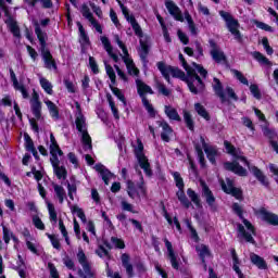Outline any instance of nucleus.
<instances>
[{"instance_id": "f257e3e1", "label": "nucleus", "mask_w": 278, "mask_h": 278, "mask_svg": "<svg viewBox=\"0 0 278 278\" xmlns=\"http://www.w3.org/2000/svg\"><path fill=\"white\" fill-rule=\"evenodd\" d=\"M224 146L229 155H232V157H235L236 160H240V162H244L245 166H248L249 170L253 173L254 177H256V179L262 184V186H265V188H268L269 186L268 178H266V176L264 175V173L260 170V168L255 166L251 167V164L249 163L247 157L243 155L242 150H240L239 148L237 149L229 141H224Z\"/></svg>"}, {"instance_id": "f03ea898", "label": "nucleus", "mask_w": 278, "mask_h": 278, "mask_svg": "<svg viewBox=\"0 0 278 278\" xmlns=\"http://www.w3.org/2000/svg\"><path fill=\"white\" fill-rule=\"evenodd\" d=\"M232 212L239 216V218L242 220V224H238V238L240 240H245V242H250V244H255V239H253V236H255V228L253 227V224L244 218L243 212L244 210L238 204H232ZM248 231H247V229Z\"/></svg>"}, {"instance_id": "7ed1b4c3", "label": "nucleus", "mask_w": 278, "mask_h": 278, "mask_svg": "<svg viewBox=\"0 0 278 278\" xmlns=\"http://www.w3.org/2000/svg\"><path fill=\"white\" fill-rule=\"evenodd\" d=\"M35 34L39 40L40 51L46 68H58V65L53 60V55H51V51H49V48H47V33L42 31V28H40V24H38V22L35 23Z\"/></svg>"}, {"instance_id": "20e7f679", "label": "nucleus", "mask_w": 278, "mask_h": 278, "mask_svg": "<svg viewBox=\"0 0 278 278\" xmlns=\"http://www.w3.org/2000/svg\"><path fill=\"white\" fill-rule=\"evenodd\" d=\"M76 105V129L81 135V142L85 147V149H92V139L90 138V135L88 134V127L86 125V117H84V114L81 113V104L79 102H75Z\"/></svg>"}, {"instance_id": "39448f33", "label": "nucleus", "mask_w": 278, "mask_h": 278, "mask_svg": "<svg viewBox=\"0 0 278 278\" xmlns=\"http://www.w3.org/2000/svg\"><path fill=\"white\" fill-rule=\"evenodd\" d=\"M134 152L139 162L140 168L144 170L148 177H151L153 175V170H151L149 159H147V155H144V144L142 143V140L137 139V146H135Z\"/></svg>"}, {"instance_id": "423d86ee", "label": "nucleus", "mask_w": 278, "mask_h": 278, "mask_svg": "<svg viewBox=\"0 0 278 278\" xmlns=\"http://www.w3.org/2000/svg\"><path fill=\"white\" fill-rule=\"evenodd\" d=\"M172 76L177 77L178 79H181V81H186L190 92H199L198 89L194 88V79H199V74H197V71H191V73H186L177 67H172Z\"/></svg>"}, {"instance_id": "0eeeda50", "label": "nucleus", "mask_w": 278, "mask_h": 278, "mask_svg": "<svg viewBox=\"0 0 278 278\" xmlns=\"http://www.w3.org/2000/svg\"><path fill=\"white\" fill-rule=\"evenodd\" d=\"M127 193L130 199H138V201H140V194H142V197L147 194L144 182H140L136 187V184H134V181L127 180Z\"/></svg>"}, {"instance_id": "6e6552de", "label": "nucleus", "mask_w": 278, "mask_h": 278, "mask_svg": "<svg viewBox=\"0 0 278 278\" xmlns=\"http://www.w3.org/2000/svg\"><path fill=\"white\" fill-rule=\"evenodd\" d=\"M208 45L211 47V58L214 62L217 64H227V55H225V52L216 45V41L210 39Z\"/></svg>"}, {"instance_id": "1a4fd4ad", "label": "nucleus", "mask_w": 278, "mask_h": 278, "mask_svg": "<svg viewBox=\"0 0 278 278\" xmlns=\"http://www.w3.org/2000/svg\"><path fill=\"white\" fill-rule=\"evenodd\" d=\"M220 186L226 194H231L232 197H236L239 201H242V190L233 187V180L229 178L226 179V182L225 180H220Z\"/></svg>"}, {"instance_id": "9d476101", "label": "nucleus", "mask_w": 278, "mask_h": 278, "mask_svg": "<svg viewBox=\"0 0 278 278\" xmlns=\"http://www.w3.org/2000/svg\"><path fill=\"white\" fill-rule=\"evenodd\" d=\"M31 112L36 121L42 118V103L40 102V96L35 89L33 90V98L30 99Z\"/></svg>"}, {"instance_id": "9b49d317", "label": "nucleus", "mask_w": 278, "mask_h": 278, "mask_svg": "<svg viewBox=\"0 0 278 278\" xmlns=\"http://www.w3.org/2000/svg\"><path fill=\"white\" fill-rule=\"evenodd\" d=\"M224 168L225 170L235 173V175H239V177H247L248 175L247 169L242 167L238 161L224 163Z\"/></svg>"}, {"instance_id": "f8f14e48", "label": "nucleus", "mask_w": 278, "mask_h": 278, "mask_svg": "<svg viewBox=\"0 0 278 278\" xmlns=\"http://www.w3.org/2000/svg\"><path fill=\"white\" fill-rule=\"evenodd\" d=\"M200 142L202 144V148L204 150V153H206V157L207 160L213 163L216 164V156L218 155V151H216V148L207 144L205 142V138H203V136H200Z\"/></svg>"}, {"instance_id": "ddd939ff", "label": "nucleus", "mask_w": 278, "mask_h": 278, "mask_svg": "<svg viewBox=\"0 0 278 278\" xmlns=\"http://www.w3.org/2000/svg\"><path fill=\"white\" fill-rule=\"evenodd\" d=\"M165 7L168 10L169 14L175 18V21H179L184 23V15L181 14V10L173 0H165Z\"/></svg>"}, {"instance_id": "4468645a", "label": "nucleus", "mask_w": 278, "mask_h": 278, "mask_svg": "<svg viewBox=\"0 0 278 278\" xmlns=\"http://www.w3.org/2000/svg\"><path fill=\"white\" fill-rule=\"evenodd\" d=\"M256 214L261 216L262 220H265V223L274 225V227L278 226V216L266 211V208L262 207L261 210L256 211Z\"/></svg>"}, {"instance_id": "2eb2a0df", "label": "nucleus", "mask_w": 278, "mask_h": 278, "mask_svg": "<svg viewBox=\"0 0 278 278\" xmlns=\"http://www.w3.org/2000/svg\"><path fill=\"white\" fill-rule=\"evenodd\" d=\"M200 186L202 188V197L205 198L207 205H210V207L214 210V203H216V198L214 197V193H212V190H210V187H207V184H205V181L201 180Z\"/></svg>"}, {"instance_id": "dca6fc26", "label": "nucleus", "mask_w": 278, "mask_h": 278, "mask_svg": "<svg viewBox=\"0 0 278 278\" xmlns=\"http://www.w3.org/2000/svg\"><path fill=\"white\" fill-rule=\"evenodd\" d=\"M137 92L141 98V101L147 99V94H154L153 89L151 86L144 84V81L140 80V78L136 79Z\"/></svg>"}, {"instance_id": "f3484780", "label": "nucleus", "mask_w": 278, "mask_h": 278, "mask_svg": "<svg viewBox=\"0 0 278 278\" xmlns=\"http://www.w3.org/2000/svg\"><path fill=\"white\" fill-rule=\"evenodd\" d=\"M226 25L230 34H232V36L235 37V40L242 42V34H240V30L238 29V27H240V23H238V20L232 17L229 22H226Z\"/></svg>"}, {"instance_id": "a211bd4d", "label": "nucleus", "mask_w": 278, "mask_h": 278, "mask_svg": "<svg viewBox=\"0 0 278 278\" xmlns=\"http://www.w3.org/2000/svg\"><path fill=\"white\" fill-rule=\"evenodd\" d=\"M165 247L167 249L168 260L170 261L172 267L175 270H179V262L177 261V255L175 254V250H173V243L168 241V239H164Z\"/></svg>"}, {"instance_id": "6ab92c4d", "label": "nucleus", "mask_w": 278, "mask_h": 278, "mask_svg": "<svg viewBox=\"0 0 278 278\" xmlns=\"http://www.w3.org/2000/svg\"><path fill=\"white\" fill-rule=\"evenodd\" d=\"M94 169L100 174L105 186L110 184L111 177H114V174H112V172H110L103 164H96Z\"/></svg>"}, {"instance_id": "aec40b11", "label": "nucleus", "mask_w": 278, "mask_h": 278, "mask_svg": "<svg viewBox=\"0 0 278 278\" xmlns=\"http://www.w3.org/2000/svg\"><path fill=\"white\" fill-rule=\"evenodd\" d=\"M162 127L161 139L163 142H170V136H173V128L166 123V121L157 122Z\"/></svg>"}, {"instance_id": "412c9836", "label": "nucleus", "mask_w": 278, "mask_h": 278, "mask_svg": "<svg viewBox=\"0 0 278 278\" xmlns=\"http://www.w3.org/2000/svg\"><path fill=\"white\" fill-rule=\"evenodd\" d=\"M213 89L215 91V94H217V97H219L222 103H227V101H229L227 99V97L225 96V92H223V83H220V79L218 78H213Z\"/></svg>"}, {"instance_id": "4be33fe9", "label": "nucleus", "mask_w": 278, "mask_h": 278, "mask_svg": "<svg viewBox=\"0 0 278 278\" xmlns=\"http://www.w3.org/2000/svg\"><path fill=\"white\" fill-rule=\"evenodd\" d=\"M250 261L254 266L260 268V270H266L268 268V264H266L264 257L255 253H250Z\"/></svg>"}, {"instance_id": "5701e85b", "label": "nucleus", "mask_w": 278, "mask_h": 278, "mask_svg": "<svg viewBox=\"0 0 278 278\" xmlns=\"http://www.w3.org/2000/svg\"><path fill=\"white\" fill-rule=\"evenodd\" d=\"M121 58L124 61V63L126 64V68L128 71L129 75L138 76L140 74V71L137 70L136 64H134V60H131V58H129V54L128 55L121 54Z\"/></svg>"}, {"instance_id": "b1692460", "label": "nucleus", "mask_w": 278, "mask_h": 278, "mask_svg": "<svg viewBox=\"0 0 278 278\" xmlns=\"http://www.w3.org/2000/svg\"><path fill=\"white\" fill-rule=\"evenodd\" d=\"M149 43L146 41L140 40V48L138 50L139 58L143 62V66H147L149 64V60L147 59L149 56Z\"/></svg>"}, {"instance_id": "393cba45", "label": "nucleus", "mask_w": 278, "mask_h": 278, "mask_svg": "<svg viewBox=\"0 0 278 278\" xmlns=\"http://www.w3.org/2000/svg\"><path fill=\"white\" fill-rule=\"evenodd\" d=\"M100 40L110 58H112L114 62H118V55L114 54L110 39L108 37H101Z\"/></svg>"}, {"instance_id": "a878e982", "label": "nucleus", "mask_w": 278, "mask_h": 278, "mask_svg": "<svg viewBox=\"0 0 278 278\" xmlns=\"http://www.w3.org/2000/svg\"><path fill=\"white\" fill-rule=\"evenodd\" d=\"M164 112H165L167 118H169V121H177L178 123L181 122V116H179L177 109H175L170 105H165Z\"/></svg>"}, {"instance_id": "bb28decb", "label": "nucleus", "mask_w": 278, "mask_h": 278, "mask_svg": "<svg viewBox=\"0 0 278 278\" xmlns=\"http://www.w3.org/2000/svg\"><path fill=\"white\" fill-rule=\"evenodd\" d=\"M5 23L13 36H15V38H21V28H18L16 21H14L12 17H9Z\"/></svg>"}, {"instance_id": "cd10ccee", "label": "nucleus", "mask_w": 278, "mask_h": 278, "mask_svg": "<svg viewBox=\"0 0 278 278\" xmlns=\"http://www.w3.org/2000/svg\"><path fill=\"white\" fill-rule=\"evenodd\" d=\"M157 68L162 73L163 77H165L166 81L170 84V75H172L173 66H166L164 62H159Z\"/></svg>"}, {"instance_id": "c85d7f7f", "label": "nucleus", "mask_w": 278, "mask_h": 278, "mask_svg": "<svg viewBox=\"0 0 278 278\" xmlns=\"http://www.w3.org/2000/svg\"><path fill=\"white\" fill-rule=\"evenodd\" d=\"M77 260L79 264L83 266L84 273H88L90 270V263H88V258L86 257V253H84V250H79L77 253Z\"/></svg>"}, {"instance_id": "c756f323", "label": "nucleus", "mask_w": 278, "mask_h": 278, "mask_svg": "<svg viewBox=\"0 0 278 278\" xmlns=\"http://www.w3.org/2000/svg\"><path fill=\"white\" fill-rule=\"evenodd\" d=\"M122 265L126 268L128 277H134V265L129 263V256L127 253L122 254Z\"/></svg>"}, {"instance_id": "7c9ffc66", "label": "nucleus", "mask_w": 278, "mask_h": 278, "mask_svg": "<svg viewBox=\"0 0 278 278\" xmlns=\"http://www.w3.org/2000/svg\"><path fill=\"white\" fill-rule=\"evenodd\" d=\"M176 197L178 201H180L181 205L186 207V210H189V207H192V202L188 200V197L186 195V192H184V190H178L176 192Z\"/></svg>"}, {"instance_id": "2f4dec72", "label": "nucleus", "mask_w": 278, "mask_h": 278, "mask_svg": "<svg viewBox=\"0 0 278 278\" xmlns=\"http://www.w3.org/2000/svg\"><path fill=\"white\" fill-rule=\"evenodd\" d=\"M195 251L199 253L202 264H205V257H210V248L205 244H201L195 248Z\"/></svg>"}, {"instance_id": "473e14b6", "label": "nucleus", "mask_w": 278, "mask_h": 278, "mask_svg": "<svg viewBox=\"0 0 278 278\" xmlns=\"http://www.w3.org/2000/svg\"><path fill=\"white\" fill-rule=\"evenodd\" d=\"M79 12L84 16V18H87V21H89V23L94 20V16L92 15V12L90 11L88 4H81V7L79 8Z\"/></svg>"}, {"instance_id": "72a5a7b5", "label": "nucleus", "mask_w": 278, "mask_h": 278, "mask_svg": "<svg viewBox=\"0 0 278 278\" xmlns=\"http://www.w3.org/2000/svg\"><path fill=\"white\" fill-rule=\"evenodd\" d=\"M185 18L188 23L189 31L192 34V36H197V26L194 25L192 15H190L188 11L185 12Z\"/></svg>"}, {"instance_id": "f704fd0d", "label": "nucleus", "mask_w": 278, "mask_h": 278, "mask_svg": "<svg viewBox=\"0 0 278 278\" xmlns=\"http://www.w3.org/2000/svg\"><path fill=\"white\" fill-rule=\"evenodd\" d=\"M194 110L198 112L199 116H202V118L205 121H210V113H207V110H205V106H203L201 103H195Z\"/></svg>"}, {"instance_id": "c9c22d12", "label": "nucleus", "mask_w": 278, "mask_h": 278, "mask_svg": "<svg viewBox=\"0 0 278 278\" xmlns=\"http://www.w3.org/2000/svg\"><path fill=\"white\" fill-rule=\"evenodd\" d=\"M54 192L59 199V203H64V197H66V191L64 190V187L60 185H54L53 186Z\"/></svg>"}, {"instance_id": "e433bc0d", "label": "nucleus", "mask_w": 278, "mask_h": 278, "mask_svg": "<svg viewBox=\"0 0 278 278\" xmlns=\"http://www.w3.org/2000/svg\"><path fill=\"white\" fill-rule=\"evenodd\" d=\"M253 58L256 59L257 62H260V64H263L264 66H273V63L261 52H253Z\"/></svg>"}, {"instance_id": "4c0bfd02", "label": "nucleus", "mask_w": 278, "mask_h": 278, "mask_svg": "<svg viewBox=\"0 0 278 278\" xmlns=\"http://www.w3.org/2000/svg\"><path fill=\"white\" fill-rule=\"evenodd\" d=\"M187 194L189 197V199L192 201V203H194V205H197V207H201V199L199 198V194H197V192L192 189H188L187 190Z\"/></svg>"}, {"instance_id": "58836bf2", "label": "nucleus", "mask_w": 278, "mask_h": 278, "mask_svg": "<svg viewBox=\"0 0 278 278\" xmlns=\"http://www.w3.org/2000/svg\"><path fill=\"white\" fill-rule=\"evenodd\" d=\"M184 121L188 129H190V131H194V121L192 119V115L190 114V112L184 111Z\"/></svg>"}, {"instance_id": "ea45409f", "label": "nucleus", "mask_w": 278, "mask_h": 278, "mask_svg": "<svg viewBox=\"0 0 278 278\" xmlns=\"http://www.w3.org/2000/svg\"><path fill=\"white\" fill-rule=\"evenodd\" d=\"M41 88L48 93V94H53V85L47 78L41 77L39 79Z\"/></svg>"}, {"instance_id": "a19ab883", "label": "nucleus", "mask_w": 278, "mask_h": 278, "mask_svg": "<svg viewBox=\"0 0 278 278\" xmlns=\"http://www.w3.org/2000/svg\"><path fill=\"white\" fill-rule=\"evenodd\" d=\"M193 88L198 90L197 92H192L193 94H199V92H203V90H205V84L200 76L193 79Z\"/></svg>"}, {"instance_id": "79ce46f5", "label": "nucleus", "mask_w": 278, "mask_h": 278, "mask_svg": "<svg viewBox=\"0 0 278 278\" xmlns=\"http://www.w3.org/2000/svg\"><path fill=\"white\" fill-rule=\"evenodd\" d=\"M73 214H77L78 218H80L81 223H88V219H86V213H84V210L79 208L77 205H73L71 207Z\"/></svg>"}, {"instance_id": "37998d69", "label": "nucleus", "mask_w": 278, "mask_h": 278, "mask_svg": "<svg viewBox=\"0 0 278 278\" xmlns=\"http://www.w3.org/2000/svg\"><path fill=\"white\" fill-rule=\"evenodd\" d=\"M48 212L51 223H53V225H58V213L55 212V206H53L52 203H48Z\"/></svg>"}, {"instance_id": "c03bdc74", "label": "nucleus", "mask_w": 278, "mask_h": 278, "mask_svg": "<svg viewBox=\"0 0 278 278\" xmlns=\"http://www.w3.org/2000/svg\"><path fill=\"white\" fill-rule=\"evenodd\" d=\"M59 229H60L63 238H65L66 244L71 245V239L68 238V231L66 230V226H64V220H62V219H59Z\"/></svg>"}, {"instance_id": "a18cd8bd", "label": "nucleus", "mask_w": 278, "mask_h": 278, "mask_svg": "<svg viewBox=\"0 0 278 278\" xmlns=\"http://www.w3.org/2000/svg\"><path fill=\"white\" fill-rule=\"evenodd\" d=\"M142 104L146 108L148 114L151 116V118H155V109L153 108V104L149 103V99L143 98Z\"/></svg>"}, {"instance_id": "49530a36", "label": "nucleus", "mask_w": 278, "mask_h": 278, "mask_svg": "<svg viewBox=\"0 0 278 278\" xmlns=\"http://www.w3.org/2000/svg\"><path fill=\"white\" fill-rule=\"evenodd\" d=\"M106 99L109 101V105L111 108L114 118H116V121H118V118H121V116L118 115V109H116V104H114V100L112 99V96L108 94Z\"/></svg>"}, {"instance_id": "de8ad7c7", "label": "nucleus", "mask_w": 278, "mask_h": 278, "mask_svg": "<svg viewBox=\"0 0 278 278\" xmlns=\"http://www.w3.org/2000/svg\"><path fill=\"white\" fill-rule=\"evenodd\" d=\"M105 64V71H106V74L108 76L110 77L111 79V84H116V73L114 72V68L109 65L108 63H104Z\"/></svg>"}, {"instance_id": "09e8293b", "label": "nucleus", "mask_w": 278, "mask_h": 278, "mask_svg": "<svg viewBox=\"0 0 278 278\" xmlns=\"http://www.w3.org/2000/svg\"><path fill=\"white\" fill-rule=\"evenodd\" d=\"M232 73H233L235 77L238 79V81L243 84V86H249V79H247V77H244L242 72H240L238 70H232Z\"/></svg>"}, {"instance_id": "8fccbe9b", "label": "nucleus", "mask_w": 278, "mask_h": 278, "mask_svg": "<svg viewBox=\"0 0 278 278\" xmlns=\"http://www.w3.org/2000/svg\"><path fill=\"white\" fill-rule=\"evenodd\" d=\"M122 12H123L126 21H128V23H130V25H134V22L138 23V21H136V17L134 15H129V9H127V7L122 5Z\"/></svg>"}, {"instance_id": "3c124183", "label": "nucleus", "mask_w": 278, "mask_h": 278, "mask_svg": "<svg viewBox=\"0 0 278 278\" xmlns=\"http://www.w3.org/2000/svg\"><path fill=\"white\" fill-rule=\"evenodd\" d=\"M53 170H54L58 179H65L66 167L58 165L56 167H53Z\"/></svg>"}, {"instance_id": "603ef678", "label": "nucleus", "mask_w": 278, "mask_h": 278, "mask_svg": "<svg viewBox=\"0 0 278 278\" xmlns=\"http://www.w3.org/2000/svg\"><path fill=\"white\" fill-rule=\"evenodd\" d=\"M194 148L198 153V159H199L201 166H205V155L203 154V148H201V146H199V143H195Z\"/></svg>"}, {"instance_id": "864d4df0", "label": "nucleus", "mask_w": 278, "mask_h": 278, "mask_svg": "<svg viewBox=\"0 0 278 278\" xmlns=\"http://www.w3.org/2000/svg\"><path fill=\"white\" fill-rule=\"evenodd\" d=\"M173 177L176 181V186L178 187V190H184V178H181V174L179 172H174Z\"/></svg>"}, {"instance_id": "5fc2aeb1", "label": "nucleus", "mask_w": 278, "mask_h": 278, "mask_svg": "<svg viewBox=\"0 0 278 278\" xmlns=\"http://www.w3.org/2000/svg\"><path fill=\"white\" fill-rule=\"evenodd\" d=\"M250 92L253 94L254 99H257L258 101L262 99V92L260 91V87L257 85H250Z\"/></svg>"}, {"instance_id": "6e6d98bb", "label": "nucleus", "mask_w": 278, "mask_h": 278, "mask_svg": "<svg viewBox=\"0 0 278 278\" xmlns=\"http://www.w3.org/2000/svg\"><path fill=\"white\" fill-rule=\"evenodd\" d=\"M156 88H157L159 92L161 94H163L164 97H169L170 96V90H168L166 88V86L164 84H162L161 81H156Z\"/></svg>"}, {"instance_id": "4d7b16f0", "label": "nucleus", "mask_w": 278, "mask_h": 278, "mask_svg": "<svg viewBox=\"0 0 278 278\" xmlns=\"http://www.w3.org/2000/svg\"><path fill=\"white\" fill-rule=\"evenodd\" d=\"M47 237L49 238L52 247L54 249H56L58 251H60V249H61L60 239H58V237L55 235H50V233H47Z\"/></svg>"}, {"instance_id": "13d9d810", "label": "nucleus", "mask_w": 278, "mask_h": 278, "mask_svg": "<svg viewBox=\"0 0 278 278\" xmlns=\"http://www.w3.org/2000/svg\"><path fill=\"white\" fill-rule=\"evenodd\" d=\"M33 225H35L37 229L45 231V223H42V219H40L38 215L33 216Z\"/></svg>"}, {"instance_id": "bf43d9fd", "label": "nucleus", "mask_w": 278, "mask_h": 278, "mask_svg": "<svg viewBox=\"0 0 278 278\" xmlns=\"http://www.w3.org/2000/svg\"><path fill=\"white\" fill-rule=\"evenodd\" d=\"M111 242L115 249H125V241L118 239L117 237H112Z\"/></svg>"}, {"instance_id": "052dcab7", "label": "nucleus", "mask_w": 278, "mask_h": 278, "mask_svg": "<svg viewBox=\"0 0 278 278\" xmlns=\"http://www.w3.org/2000/svg\"><path fill=\"white\" fill-rule=\"evenodd\" d=\"M110 88L113 92V94H115V97H117V99H119V101H122L123 103H125V94H123V92L121 91V89L110 85Z\"/></svg>"}, {"instance_id": "680f3d73", "label": "nucleus", "mask_w": 278, "mask_h": 278, "mask_svg": "<svg viewBox=\"0 0 278 278\" xmlns=\"http://www.w3.org/2000/svg\"><path fill=\"white\" fill-rule=\"evenodd\" d=\"M193 68L198 71V73L205 79L207 77V70L203 68V65L197 64L194 62L191 63Z\"/></svg>"}, {"instance_id": "e2e57ef3", "label": "nucleus", "mask_w": 278, "mask_h": 278, "mask_svg": "<svg viewBox=\"0 0 278 278\" xmlns=\"http://www.w3.org/2000/svg\"><path fill=\"white\" fill-rule=\"evenodd\" d=\"M50 153L51 155H64L58 143L50 144Z\"/></svg>"}, {"instance_id": "0e129e2a", "label": "nucleus", "mask_w": 278, "mask_h": 278, "mask_svg": "<svg viewBox=\"0 0 278 278\" xmlns=\"http://www.w3.org/2000/svg\"><path fill=\"white\" fill-rule=\"evenodd\" d=\"M63 264L68 268V270H75V262H73L68 255L63 258Z\"/></svg>"}, {"instance_id": "69168bd1", "label": "nucleus", "mask_w": 278, "mask_h": 278, "mask_svg": "<svg viewBox=\"0 0 278 278\" xmlns=\"http://www.w3.org/2000/svg\"><path fill=\"white\" fill-rule=\"evenodd\" d=\"M96 253L97 255H99V257H108V260H110V252L102 245H100L99 249L96 250Z\"/></svg>"}, {"instance_id": "338daca9", "label": "nucleus", "mask_w": 278, "mask_h": 278, "mask_svg": "<svg viewBox=\"0 0 278 278\" xmlns=\"http://www.w3.org/2000/svg\"><path fill=\"white\" fill-rule=\"evenodd\" d=\"M48 268L50 270V276L52 278H60V274L58 273V268H55V265H53V263H49Z\"/></svg>"}, {"instance_id": "774afa93", "label": "nucleus", "mask_w": 278, "mask_h": 278, "mask_svg": "<svg viewBox=\"0 0 278 278\" xmlns=\"http://www.w3.org/2000/svg\"><path fill=\"white\" fill-rule=\"evenodd\" d=\"M78 275L83 278H97V276H94V271L91 269H88V271H85V274L84 270L79 269Z\"/></svg>"}]
</instances>
